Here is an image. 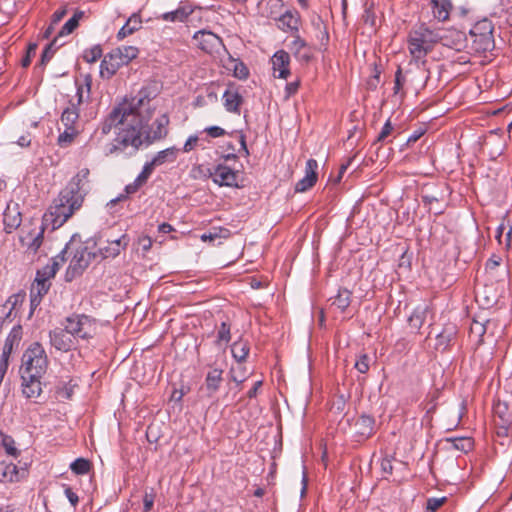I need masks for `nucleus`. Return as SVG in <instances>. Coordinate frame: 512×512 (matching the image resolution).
I'll return each mask as SVG.
<instances>
[{
  "label": "nucleus",
  "mask_w": 512,
  "mask_h": 512,
  "mask_svg": "<svg viewBox=\"0 0 512 512\" xmlns=\"http://www.w3.org/2000/svg\"><path fill=\"white\" fill-rule=\"evenodd\" d=\"M223 100V105L228 112L240 113V106L244 100L239 92L227 89L223 94Z\"/></svg>",
  "instance_id": "b1692460"
},
{
  "label": "nucleus",
  "mask_w": 512,
  "mask_h": 512,
  "mask_svg": "<svg viewBox=\"0 0 512 512\" xmlns=\"http://www.w3.org/2000/svg\"><path fill=\"white\" fill-rule=\"evenodd\" d=\"M406 82L405 76L402 74L401 67H398L396 73H395V81H394V94H398L401 89L403 88L404 84Z\"/></svg>",
  "instance_id": "bf43d9fd"
},
{
  "label": "nucleus",
  "mask_w": 512,
  "mask_h": 512,
  "mask_svg": "<svg viewBox=\"0 0 512 512\" xmlns=\"http://www.w3.org/2000/svg\"><path fill=\"white\" fill-rule=\"evenodd\" d=\"M231 340L230 324L222 322L217 333V343H228Z\"/></svg>",
  "instance_id": "09e8293b"
},
{
  "label": "nucleus",
  "mask_w": 512,
  "mask_h": 512,
  "mask_svg": "<svg viewBox=\"0 0 512 512\" xmlns=\"http://www.w3.org/2000/svg\"><path fill=\"white\" fill-rule=\"evenodd\" d=\"M70 249H71V247L67 244L65 246V248L58 255H56L55 257H53L51 259V264L50 265H55L56 264V271L57 272L60 269V267L67 261L66 254L69 252Z\"/></svg>",
  "instance_id": "6e6d98bb"
},
{
  "label": "nucleus",
  "mask_w": 512,
  "mask_h": 512,
  "mask_svg": "<svg viewBox=\"0 0 512 512\" xmlns=\"http://www.w3.org/2000/svg\"><path fill=\"white\" fill-rule=\"evenodd\" d=\"M56 393L63 399H70L73 394V386L69 383H64L56 388Z\"/></svg>",
  "instance_id": "680f3d73"
},
{
  "label": "nucleus",
  "mask_w": 512,
  "mask_h": 512,
  "mask_svg": "<svg viewBox=\"0 0 512 512\" xmlns=\"http://www.w3.org/2000/svg\"><path fill=\"white\" fill-rule=\"evenodd\" d=\"M354 367L360 373H367L369 370V356L367 354L360 355L357 361L355 362Z\"/></svg>",
  "instance_id": "13d9d810"
},
{
  "label": "nucleus",
  "mask_w": 512,
  "mask_h": 512,
  "mask_svg": "<svg viewBox=\"0 0 512 512\" xmlns=\"http://www.w3.org/2000/svg\"><path fill=\"white\" fill-rule=\"evenodd\" d=\"M85 16V12L76 10L73 16L63 25L57 37L71 34L79 25V21Z\"/></svg>",
  "instance_id": "c756f323"
},
{
  "label": "nucleus",
  "mask_w": 512,
  "mask_h": 512,
  "mask_svg": "<svg viewBox=\"0 0 512 512\" xmlns=\"http://www.w3.org/2000/svg\"><path fill=\"white\" fill-rule=\"evenodd\" d=\"M22 223V214L20 211L19 204L10 201L3 213V224L4 229L7 233H11L20 227Z\"/></svg>",
  "instance_id": "f8f14e48"
},
{
  "label": "nucleus",
  "mask_w": 512,
  "mask_h": 512,
  "mask_svg": "<svg viewBox=\"0 0 512 512\" xmlns=\"http://www.w3.org/2000/svg\"><path fill=\"white\" fill-rule=\"evenodd\" d=\"M274 76L282 79H287L290 75V55L284 50L277 51L271 58Z\"/></svg>",
  "instance_id": "f3484780"
},
{
  "label": "nucleus",
  "mask_w": 512,
  "mask_h": 512,
  "mask_svg": "<svg viewBox=\"0 0 512 512\" xmlns=\"http://www.w3.org/2000/svg\"><path fill=\"white\" fill-rule=\"evenodd\" d=\"M23 335L22 326L16 325L9 332L0 357L1 361L9 363V358L15 349H18Z\"/></svg>",
  "instance_id": "2eb2a0df"
},
{
  "label": "nucleus",
  "mask_w": 512,
  "mask_h": 512,
  "mask_svg": "<svg viewBox=\"0 0 512 512\" xmlns=\"http://www.w3.org/2000/svg\"><path fill=\"white\" fill-rule=\"evenodd\" d=\"M507 405L505 403H498L494 407V413L501 420L500 428L506 431L512 428V417L507 413Z\"/></svg>",
  "instance_id": "473e14b6"
},
{
  "label": "nucleus",
  "mask_w": 512,
  "mask_h": 512,
  "mask_svg": "<svg viewBox=\"0 0 512 512\" xmlns=\"http://www.w3.org/2000/svg\"><path fill=\"white\" fill-rule=\"evenodd\" d=\"M116 51H120L121 58L124 62V65H127L130 61L135 59L138 56L139 50L134 46H123L116 48Z\"/></svg>",
  "instance_id": "c03bdc74"
},
{
  "label": "nucleus",
  "mask_w": 512,
  "mask_h": 512,
  "mask_svg": "<svg viewBox=\"0 0 512 512\" xmlns=\"http://www.w3.org/2000/svg\"><path fill=\"white\" fill-rule=\"evenodd\" d=\"M469 37L475 53L485 54L495 48L494 25L488 18L477 21L469 31Z\"/></svg>",
  "instance_id": "20e7f679"
},
{
  "label": "nucleus",
  "mask_w": 512,
  "mask_h": 512,
  "mask_svg": "<svg viewBox=\"0 0 512 512\" xmlns=\"http://www.w3.org/2000/svg\"><path fill=\"white\" fill-rule=\"evenodd\" d=\"M48 357L45 349L39 342L32 343L22 355L21 374L43 377L48 368Z\"/></svg>",
  "instance_id": "39448f33"
},
{
  "label": "nucleus",
  "mask_w": 512,
  "mask_h": 512,
  "mask_svg": "<svg viewBox=\"0 0 512 512\" xmlns=\"http://www.w3.org/2000/svg\"><path fill=\"white\" fill-rule=\"evenodd\" d=\"M279 24L280 27L290 29L292 31L298 32V26L300 22V17L298 13H292L290 11H286L280 18H279Z\"/></svg>",
  "instance_id": "7c9ffc66"
},
{
  "label": "nucleus",
  "mask_w": 512,
  "mask_h": 512,
  "mask_svg": "<svg viewBox=\"0 0 512 512\" xmlns=\"http://www.w3.org/2000/svg\"><path fill=\"white\" fill-rule=\"evenodd\" d=\"M121 52L112 50L110 53L104 56V59L100 65V75L103 78H111L116 74L118 69L124 65V62L120 56Z\"/></svg>",
  "instance_id": "9d476101"
},
{
  "label": "nucleus",
  "mask_w": 512,
  "mask_h": 512,
  "mask_svg": "<svg viewBox=\"0 0 512 512\" xmlns=\"http://www.w3.org/2000/svg\"><path fill=\"white\" fill-rule=\"evenodd\" d=\"M230 236V231L226 228L218 227L214 228L213 231L208 233H204L201 235V240L206 241H214L218 238H228Z\"/></svg>",
  "instance_id": "79ce46f5"
},
{
  "label": "nucleus",
  "mask_w": 512,
  "mask_h": 512,
  "mask_svg": "<svg viewBox=\"0 0 512 512\" xmlns=\"http://www.w3.org/2000/svg\"><path fill=\"white\" fill-rule=\"evenodd\" d=\"M229 62L232 65L230 69L233 70L234 77L240 80H245L249 77V69L244 62L239 59H234L231 56L229 57Z\"/></svg>",
  "instance_id": "f704fd0d"
},
{
  "label": "nucleus",
  "mask_w": 512,
  "mask_h": 512,
  "mask_svg": "<svg viewBox=\"0 0 512 512\" xmlns=\"http://www.w3.org/2000/svg\"><path fill=\"white\" fill-rule=\"evenodd\" d=\"M60 119L65 128H76L75 125L79 119V109L71 102L70 105L63 110Z\"/></svg>",
  "instance_id": "bb28decb"
},
{
  "label": "nucleus",
  "mask_w": 512,
  "mask_h": 512,
  "mask_svg": "<svg viewBox=\"0 0 512 512\" xmlns=\"http://www.w3.org/2000/svg\"><path fill=\"white\" fill-rule=\"evenodd\" d=\"M47 293L48 292H42L39 289L31 287V290H30L31 314L40 305L43 296L46 295Z\"/></svg>",
  "instance_id": "8fccbe9b"
},
{
  "label": "nucleus",
  "mask_w": 512,
  "mask_h": 512,
  "mask_svg": "<svg viewBox=\"0 0 512 512\" xmlns=\"http://www.w3.org/2000/svg\"><path fill=\"white\" fill-rule=\"evenodd\" d=\"M3 447L7 454L16 457L19 453L17 448L15 447V442L12 437L5 436L2 440Z\"/></svg>",
  "instance_id": "4d7b16f0"
},
{
  "label": "nucleus",
  "mask_w": 512,
  "mask_h": 512,
  "mask_svg": "<svg viewBox=\"0 0 512 512\" xmlns=\"http://www.w3.org/2000/svg\"><path fill=\"white\" fill-rule=\"evenodd\" d=\"M501 262L502 258L497 255H492V257L488 259L485 265V271L488 278H494V271L499 269Z\"/></svg>",
  "instance_id": "de8ad7c7"
},
{
  "label": "nucleus",
  "mask_w": 512,
  "mask_h": 512,
  "mask_svg": "<svg viewBox=\"0 0 512 512\" xmlns=\"http://www.w3.org/2000/svg\"><path fill=\"white\" fill-rule=\"evenodd\" d=\"M57 39H58V37H55L52 42H50L49 44L46 45L45 49L43 50V52L41 54L40 61L38 63L39 67L44 68L46 66V64L53 57L56 49L61 46V44L57 45Z\"/></svg>",
  "instance_id": "e433bc0d"
},
{
  "label": "nucleus",
  "mask_w": 512,
  "mask_h": 512,
  "mask_svg": "<svg viewBox=\"0 0 512 512\" xmlns=\"http://www.w3.org/2000/svg\"><path fill=\"white\" fill-rule=\"evenodd\" d=\"M428 312V306L416 307L408 318L409 326L417 331L423 326Z\"/></svg>",
  "instance_id": "cd10ccee"
},
{
  "label": "nucleus",
  "mask_w": 512,
  "mask_h": 512,
  "mask_svg": "<svg viewBox=\"0 0 512 512\" xmlns=\"http://www.w3.org/2000/svg\"><path fill=\"white\" fill-rule=\"evenodd\" d=\"M155 96L154 91L144 87L131 103L124 102L112 109L101 124V132L107 135L113 128H118L119 131L113 142L107 146V155H132L138 151L143 143L141 135L148 121L141 115V109L145 102L148 103Z\"/></svg>",
  "instance_id": "f257e3e1"
},
{
  "label": "nucleus",
  "mask_w": 512,
  "mask_h": 512,
  "mask_svg": "<svg viewBox=\"0 0 512 512\" xmlns=\"http://www.w3.org/2000/svg\"><path fill=\"white\" fill-rule=\"evenodd\" d=\"M375 420L372 416L363 414L355 422L356 432L363 437H370L374 431Z\"/></svg>",
  "instance_id": "393cba45"
},
{
  "label": "nucleus",
  "mask_w": 512,
  "mask_h": 512,
  "mask_svg": "<svg viewBox=\"0 0 512 512\" xmlns=\"http://www.w3.org/2000/svg\"><path fill=\"white\" fill-rule=\"evenodd\" d=\"M352 292L346 288H340L338 294L333 298L332 305L337 306L344 312L351 303Z\"/></svg>",
  "instance_id": "2f4dec72"
},
{
  "label": "nucleus",
  "mask_w": 512,
  "mask_h": 512,
  "mask_svg": "<svg viewBox=\"0 0 512 512\" xmlns=\"http://www.w3.org/2000/svg\"><path fill=\"white\" fill-rule=\"evenodd\" d=\"M393 129L394 128H393L390 120H387L386 123L384 124V126L382 127V130L378 134L377 138L373 142L372 146L376 145L377 143L384 142L386 140V138L389 135H391Z\"/></svg>",
  "instance_id": "5fc2aeb1"
},
{
  "label": "nucleus",
  "mask_w": 512,
  "mask_h": 512,
  "mask_svg": "<svg viewBox=\"0 0 512 512\" xmlns=\"http://www.w3.org/2000/svg\"><path fill=\"white\" fill-rule=\"evenodd\" d=\"M208 173L219 186L238 187L237 172L226 165L218 164L213 170L208 169Z\"/></svg>",
  "instance_id": "6e6552de"
},
{
  "label": "nucleus",
  "mask_w": 512,
  "mask_h": 512,
  "mask_svg": "<svg viewBox=\"0 0 512 512\" xmlns=\"http://www.w3.org/2000/svg\"><path fill=\"white\" fill-rule=\"evenodd\" d=\"M448 442H451L456 450L467 453L473 449L474 440L471 437H455L447 438Z\"/></svg>",
  "instance_id": "c9c22d12"
},
{
  "label": "nucleus",
  "mask_w": 512,
  "mask_h": 512,
  "mask_svg": "<svg viewBox=\"0 0 512 512\" xmlns=\"http://www.w3.org/2000/svg\"><path fill=\"white\" fill-rule=\"evenodd\" d=\"M79 131L77 128H65L64 132L60 133L57 139V144L60 147H68L73 143Z\"/></svg>",
  "instance_id": "4c0bfd02"
},
{
  "label": "nucleus",
  "mask_w": 512,
  "mask_h": 512,
  "mask_svg": "<svg viewBox=\"0 0 512 512\" xmlns=\"http://www.w3.org/2000/svg\"><path fill=\"white\" fill-rule=\"evenodd\" d=\"M307 43L304 39H302L299 35L295 36V39L292 41L290 49L293 54H298L299 51L306 50Z\"/></svg>",
  "instance_id": "052dcab7"
},
{
  "label": "nucleus",
  "mask_w": 512,
  "mask_h": 512,
  "mask_svg": "<svg viewBox=\"0 0 512 512\" xmlns=\"http://www.w3.org/2000/svg\"><path fill=\"white\" fill-rule=\"evenodd\" d=\"M154 505V494L153 493H145L143 497V510L144 512H149Z\"/></svg>",
  "instance_id": "774afa93"
},
{
  "label": "nucleus",
  "mask_w": 512,
  "mask_h": 512,
  "mask_svg": "<svg viewBox=\"0 0 512 512\" xmlns=\"http://www.w3.org/2000/svg\"><path fill=\"white\" fill-rule=\"evenodd\" d=\"M176 159V149L175 148H167L165 150L159 151L155 157L152 159V163L155 166H159L164 164L166 161H174Z\"/></svg>",
  "instance_id": "58836bf2"
},
{
  "label": "nucleus",
  "mask_w": 512,
  "mask_h": 512,
  "mask_svg": "<svg viewBox=\"0 0 512 512\" xmlns=\"http://www.w3.org/2000/svg\"><path fill=\"white\" fill-rule=\"evenodd\" d=\"M457 335V327L452 324H446L442 331L437 334L436 336V344L435 348L436 350L445 351L448 349V347L452 344V342L455 340Z\"/></svg>",
  "instance_id": "412c9836"
},
{
  "label": "nucleus",
  "mask_w": 512,
  "mask_h": 512,
  "mask_svg": "<svg viewBox=\"0 0 512 512\" xmlns=\"http://www.w3.org/2000/svg\"><path fill=\"white\" fill-rule=\"evenodd\" d=\"M91 90V78L89 76L85 79V84L77 86V103L76 107L84 102V93L86 92V99H89Z\"/></svg>",
  "instance_id": "a18cd8bd"
},
{
  "label": "nucleus",
  "mask_w": 512,
  "mask_h": 512,
  "mask_svg": "<svg viewBox=\"0 0 512 512\" xmlns=\"http://www.w3.org/2000/svg\"><path fill=\"white\" fill-rule=\"evenodd\" d=\"M142 28V19L140 13H133L126 23L121 27V29L117 33V39L123 40L129 35H132L134 32L140 30Z\"/></svg>",
  "instance_id": "4be33fe9"
},
{
  "label": "nucleus",
  "mask_w": 512,
  "mask_h": 512,
  "mask_svg": "<svg viewBox=\"0 0 512 512\" xmlns=\"http://www.w3.org/2000/svg\"><path fill=\"white\" fill-rule=\"evenodd\" d=\"M193 39L197 42L199 48L207 53L214 52L222 45V39L211 31L199 30L195 32Z\"/></svg>",
  "instance_id": "ddd939ff"
},
{
  "label": "nucleus",
  "mask_w": 512,
  "mask_h": 512,
  "mask_svg": "<svg viewBox=\"0 0 512 512\" xmlns=\"http://www.w3.org/2000/svg\"><path fill=\"white\" fill-rule=\"evenodd\" d=\"M223 370L214 368L210 370L205 379L206 389L209 391V395L214 394L220 387L222 381Z\"/></svg>",
  "instance_id": "c85d7f7f"
},
{
  "label": "nucleus",
  "mask_w": 512,
  "mask_h": 512,
  "mask_svg": "<svg viewBox=\"0 0 512 512\" xmlns=\"http://www.w3.org/2000/svg\"><path fill=\"white\" fill-rule=\"evenodd\" d=\"M170 123L168 115L162 114L155 119L149 131H145V140L148 144L161 140L168 135V125Z\"/></svg>",
  "instance_id": "9b49d317"
},
{
  "label": "nucleus",
  "mask_w": 512,
  "mask_h": 512,
  "mask_svg": "<svg viewBox=\"0 0 512 512\" xmlns=\"http://www.w3.org/2000/svg\"><path fill=\"white\" fill-rule=\"evenodd\" d=\"M455 39L448 43L447 36H441L438 31L431 30L424 23L414 26L408 34V50L415 60L423 59L430 53L438 42L460 51L464 47L465 35L461 32H453Z\"/></svg>",
  "instance_id": "7ed1b4c3"
},
{
  "label": "nucleus",
  "mask_w": 512,
  "mask_h": 512,
  "mask_svg": "<svg viewBox=\"0 0 512 512\" xmlns=\"http://www.w3.org/2000/svg\"><path fill=\"white\" fill-rule=\"evenodd\" d=\"M433 15L439 21H447L453 8L450 0H430Z\"/></svg>",
  "instance_id": "5701e85b"
},
{
  "label": "nucleus",
  "mask_w": 512,
  "mask_h": 512,
  "mask_svg": "<svg viewBox=\"0 0 512 512\" xmlns=\"http://www.w3.org/2000/svg\"><path fill=\"white\" fill-rule=\"evenodd\" d=\"M67 331L72 337L90 339L96 334V320L85 314H73L66 318Z\"/></svg>",
  "instance_id": "423d86ee"
},
{
  "label": "nucleus",
  "mask_w": 512,
  "mask_h": 512,
  "mask_svg": "<svg viewBox=\"0 0 512 512\" xmlns=\"http://www.w3.org/2000/svg\"><path fill=\"white\" fill-rule=\"evenodd\" d=\"M64 492L70 504L75 508L79 502L78 495L68 485H64Z\"/></svg>",
  "instance_id": "e2e57ef3"
},
{
  "label": "nucleus",
  "mask_w": 512,
  "mask_h": 512,
  "mask_svg": "<svg viewBox=\"0 0 512 512\" xmlns=\"http://www.w3.org/2000/svg\"><path fill=\"white\" fill-rule=\"evenodd\" d=\"M192 13V8L182 6L178 7L174 11L163 13L159 18L169 22H185Z\"/></svg>",
  "instance_id": "a878e982"
},
{
  "label": "nucleus",
  "mask_w": 512,
  "mask_h": 512,
  "mask_svg": "<svg viewBox=\"0 0 512 512\" xmlns=\"http://www.w3.org/2000/svg\"><path fill=\"white\" fill-rule=\"evenodd\" d=\"M94 258H96V253L90 252L86 246L79 245L75 249L73 257L65 272V281L71 282L76 277L82 275Z\"/></svg>",
  "instance_id": "0eeeda50"
},
{
  "label": "nucleus",
  "mask_w": 512,
  "mask_h": 512,
  "mask_svg": "<svg viewBox=\"0 0 512 512\" xmlns=\"http://www.w3.org/2000/svg\"><path fill=\"white\" fill-rule=\"evenodd\" d=\"M103 55V50L101 45L97 44L93 47L86 49L83 53V59L87 63H94L99 60Z\"/></svg>",
  "instance_id": "37998d69"
},
{
  "label": "nucleus",
  "mask_w": 512,
  "mask_h": 512,
  "mask_svg": "<svg viewBox=\"0 0 512 512\" xmlns=\"http://www.w3.org/2000/svg\"><path fill=\"white\" fill-rule=\"evenodd\" d=\"M49 338L51 345L59 351L67 352L74 346L73 337L66 327L65 329L56 328L50 331Z\"/></svg>",
  "instance_id": "4468645a"
},
{
  "label": "nucleus",
  "mask_w": 512,
  "mask_h": 512,
  "mask_svg": "<svg viewBox=\"0 0 512 512\" xmlns=\"http://www.w3.org/2000/svg\"><path fill=\"white\" fill-rule=\"evenodd\" d=\"M250 347L247 342L236 341L231 346V353L237 362H244L249 354Z\"/></svg>",
  "instance_id": "72a5a7b5"
},
{
  "label": "nucleus",
  "mask_w": 512,
  "mask_h": 512,
  "mask_svg": "<svg viewBox=\"0 0 512 512\" xmlns=\"http://www.w3.org/2000/svg\"><path fill=\"white\" fill-rule=\"evenodd\" d=\"M89 175L90 170L82 168L60 191L54 204L44 213L38 231L28 232L27 238L31 239L27 244L28 250L36 253L43 244L45 230L48 227H51L52 231L60 228L82 207L85 197L91 190Z\"/></svg>",
  "instance_id": "f03ea898"
},
{
  "label": "nucleus",
  "mask_w": 512,
  "mask_h": 512,
  "mask_svg": "<svg viewBox=\"0 0 512 512\" xmlns=\"http://www.w3.org/2000/svg\"><path fill=\"white\" fill-rule=\"evenodd\" d=\"M447 497L441 498H428L426 503L425 512H436L444 503H446Z\"/></svg>",
  "instance_id": "3c124183"
},
{
  "label": "nucleus",
  "mask_w": 512,
  "mask_h": 512,
  "mask_svg": "<svg viewBox=\"0 0 512 512\" xmlns=\"http://www.w3.org/2000/svg\"><path fill=\"white\" fill-rule=\"evenodd\" d=\"M56 273V264H47L43 268L38 269L31 287L39 289L42 292H48L51 287V279L55 277Z\"/></svg>",
  "instance_id": "dca6fc26"
},
{
  "label": "nucleus",
  "mask_w": 512,
  "mask_h": 512,
  "mask_svg": "<svg viewBox=\"0 0 512 512\" xmlns=\"http://www.w3.org/2000/svg\"><path fill=\"white\" fill-rule=\"evenodd\" d=\"M37 50L36 43H29L27 46L26 54L21 60L22 67L26 68L31 64L32 58L35 56Z\"/></svg>",
  "instance_id": "603ef678"
},
{
  "label": "nucleus",
  "mask_w": 512,
  "mask_h": 512,
  "mask_svg": "<svg viewBox=\"0 0 512 512\" xmlns=\"http://www.w3.org/2000/svg\"><path fill=\"white\" fill-rule=\"evenodd\" d=\"M237 367H232L230 369V378L232 381L236 382L237 384L243 383L247 379V368L244 364V362H237Z\"/></svg>",
  "instance_id": "ea45409f"
},
{
  "label": "nucleus",
  "mask_w": 512,
  "mask_h": 512,
  "mask_svg": "<svg viewBox=\"0 0 512 512\" xmlns=\"http://www.w3.org/2000/svg\"><path fill=\"white\" fill-rule=\"evenodd\" d=\"M70 468L76 475H85L91 469V462L85 458H77L71 463Z\"/></svg>",
  "instance_id": "a19ab883"
},
{
  "label": "nucleus",
  "mask_w": 512,
  "mask_h": 512,
  "mask_svg": "<svg viewBox=\"0 0 512 512\" xmlns=\"http://www.w3.org/2000/svg\"><path fill=\"white\" fill-rule=\"evenodd\" d=\"M300 79H297L293 82H290V83H287L286 87H285V92H286V98H289L291 97L292 95L296 94L299 87H300Z\"/></svg>",
  "instance_id": "69168bd1"
},
{
  "label": "nucleus",
  "mask_w": 512,
  "mask_h": 512,
  "mask_svg": "<svg viewBox=\"0 0 512 512\" xmlns=\"http://www.w3.org/2000/svg\"><path fill=\"white\" fill-rule=\"evenodd\" d=\"M154 167H156L152 162H148L144 165L141 173L137 176V182L138 183H141L142 185H144L148 178L150 177V175L152 174L153 170H154Z\"/></svg>",
  "instance_id": "864d4df0"
},
{
  "label": "nucleus",
  "mask_w": 512,
  "mask_h": 512,
  "mask_svg": "<svg viewBox=\"0 0 512 512\" xmlns=\"http://www.w3.org/2000/svg\"><path fill=\"white\" fill-rule=\"evenodd\" d=\"M25 473V469L19 470L12 462H0V482L2 483L18 482L25 476Z\"/></svg>",
  "instance_id": "6ab92c4d"
},
{
  "label": "nucleus",
  "mask_w": 512,
  "mask_h": 512,
  "mask_svg": "<svg viewBox=\"0 0 512 512\" xmlns=\"http://www.w3.org/2000/svg\"><path fill=\"white\" fill-rule=\"evenodd\" d=\"M204 132H206L210 137L212 138H218V137H222L226 134V131L219 127V126H210V127H207Z\"/></svg>",
  "instance_id": "0e129e2a"
},
{
  "label": "nucleus",
  "mask_w": 512,
  "mask_h": 512,
  "mask_svg": "<svg viewBox=\"0 0 512 512\" xmlns=\"http://www.w3.org/2000/svg\"><path fill=\"white\" fill-rule=\"evenodd\" d=\"M42 377H36L30 374H21L22 393L28 398H38L42 393Z\"/></svg>",
  "instance_id": "a211bd4d"
},
{
  "label": "nucleus",
  "mask_w": 512,
  "mask_h": 512,
  "mask_svg": "<svg viewBox=\"0 0 512 512\" xmlns=\"http://www.w3.org/2000/svg\"><path fill=\"white\" fill-rule=\"evenodd\" d=\"M381 470L384 474L391 475L393 472L392 458L386 456L381 460Z\"/></svg>",
  "instance_id": "338daca9"
},
{
  "label": "nucleus",
  "mask_w": 512,
  "mask_h": 512,
  "mask_svg": "<svg viewBox=\"0 0 512 512\" xmlns=\"http://www.w3.org/2000/svg\"><path fill=\"white\" fill-rule=\"evenodd\" d=\"M129 244V237L123 234L120 238L107 242V245L99 248V252L103 259L115 258L124 250Z\"/></svg>",
  "instance_id": "aec40b11"
},
{
  "label": "nucleus",
  "mask_w": 512,
  "mask_h": 512,
  "mask_svg": "<svg viewBox=\"0 0 512 512\" xmlns=\"http://www.w3.org/2000/svg\"><path fill=\"white\" fill-rule=\"evenodd\" d=\"M486 333V327L483 322L473 320L470 326V337L475 336L477 338V343H482V338Z\"/></svg>",
  "instance_id": "49530a36"
},
{
  "label": "nucleus",
  "mask_w": 512,
  "mask_h": 512,
  "mask_svg": "<svg viewBox=\"0 0 512 512\" xmlns=\"http://www.w3.org/2000/svg\"><path fill=\"white\" fill-rule=\"evenodd\" d=\"M318 163L315 159H308L305 166V176L295 184V192L303 193L312 188L318 179Z\"/></svg>",
  "instance_id": "1a4fd4ad"
}]
</instances>
